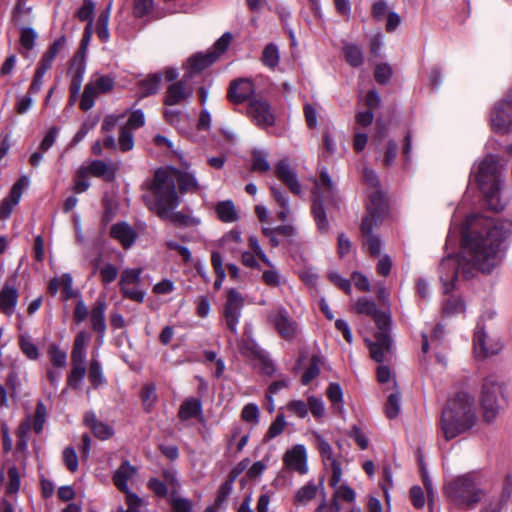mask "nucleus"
Returning <instances> with one entry per match:
<instances>
[{
  "label": "nucleus",
  "mask_w": 512,
  "mask_h": 512,
  "mask_svg": "<svg viewBox=\"0 0 512 512\" xmlns=\"http://www.w3.org/2000/svg\"><path fill=\"white\" fill-rule=\"evenodd\" d=\"M321 357L313 355L310 359L309 366L302 375V384L308 385L320 373Z\"/></svg>",
  "instance_id": "nucleus-44"
},
{
  "label": "nucleus",
  "mask_w": 512,
  "mask_h": 512,
  "mask_svg": "<svg viewBox=\"0 0 512 512\" xmlns=\"http://www.w3.org/2000/svg\"><path fill=\"white\" fill-rule=\"evenodd\" d=\"M28 185L27 177H21L16 183L13 184L9 196L2 201L0 206V219H7L10 217L15 205L20 201L23 188Z\"/></svg>",
  "instance_id": "nucleus-18"
},
{
  "label": "nucleus",
  "mask_w": 512,
  "mask_h": 512,
  "mask_svg": "<svg viewBox=\"0 0 512 512\" xmlns=\"http://www.w3.org/2000/svg\"><path fill=\"white\" fill-rule=\"evenodd\" d=\"M161 81V74L155 73L147 76L145 79L138 83V93L140 98H145L150 95H154L159 90V84Z\"/></svg>",
  "instance_id": "nucleus-35"
},
{
  "label": "nucleus",
  "mask_w": 512,
  "mask_h": 512,
  "mask_svg": "<svg viewBox=\"0 0 512 512\" xmlns=\"http://www.w3.org/2000/svg\"><path fill=\"white\" fill-rule=\"evenodd\" d=\"M144 187L147 192L143 195V200L149 210L158 216H165L169 208H177L180 204L175 175L170 169L156 170L153 179L145 183Z\"/></svg>",
  "instance_id": "nucleus-3"
},
{
  "label": "nucleus",
  "mask_w": 512,
  "mask_h": 512,
  "mask_svg": "<svg viewBox=\"0 0 512 512\" xmlns=\"http://www.w3.org/2000/svg\"><path fill=\"white\" fill-rule=\"evenodd\" d=\"M217 60L215 53L196 54L189 58L188 65L189 70L186 73H191L193 76L195 73H199Z\"/></svg>",
  "instance_id": "nucleus-31"
},
{
  "label": "nucleus",
  "mask_w": 512,
  "mask_h": 512,
  "mask_svg": "<svg viewBox=\"0 0 512 512\" xmlns=\"http://www.w3.org/2000/svg\"><path fill=\"white\" fill-rule=\"evenodd\" d=\"M176 208H169V211L165 216H159L161 219L169 220L175 225L179 226H189V225H197L199 224V220L192 218L188 215L183 214L182 212H175Z\"/></svg>",
  "instance_id": "nucleus-40"
},
{
  "label": "nucleus",
  "mask_w": 512,
  "mask_h": 512,
  "mask_svg": "<svg viewBox=\"0 0 512 512\" xmlns=\"http://www.w3.org/2000/svg\"><path fill=\"white\" fill-rule=\"evenodd\" d=\"M343 54L346 62L352 67H359L363 64L364 57L361 48L356 44L347 43L343 47Z\"/></svg>",
  "instance_id": "nucleus-39"
},
{
  "label": "nucleus",
  "mask_w": 512,
  "mask_h": 512,
  "mask_svg": "<svg viewBox=\"0 0 512 512\" xmlns=\"http://www.w3.org/2000/svg\"><path fill=\"white\" fill-rule=\"evenodd\" d=\"M89 84L93 85L98 93H106L112 90L114 81L109 76H98Z\"/></svg>",
  "instance_id": "nucleus-59"
},
{
  "label": "nucleus",
  "mask_w": 512,
  "mask_h": 512,
  "mask_svg": "<svg viewBox=\"0 0 512 512\" xmlns=\"http://www.w3.org/2000/svg\"><path fill=\"white\" fill-rule=\"evenodd\" d=\"M335 192V185L326 169L320 171L319 180H315L313 191L312 214L318 230L327 232L329 222L323 207V201L332 199Z\"/></svg>",
  "instance_id": "nucleus-6"
},
{
  "label": "nucleus",
  "mask_w": 512,
  "mask_h": 512,
  "mask_svg": "<svg viewBox=\"0 0 512 512\" xmlns=\"http://www.w3.org/2000/svg\"><path fill=\"white\" fill-rule=\"evenodd\" d=\"M491 126L493 130L501 133L512 130V89L495 104L491 112Z\"/></svg>",
  "instance_id": "nucleus-9"
},
{
  "label": "nucleus",
  "mask_w": 512,
  "mask_h": 512,
  "mask_svg": "<svg viewBox=\"0 0 512 512\" xmlns=\"http://www.w3.org/2000/svg\"><path fill=\"white\" fill-rule=\"evenodd\" d=\"M110 235L117 240L125 249L130 248L136 240V232L127 223L121 222L112 225Z\"/></svg>",
  "instance_id": "nucleus-24"
},
{
  "label": "nucleus",
  "mask_w": 512,
  "mask_h": 512,
  "mask_svg": "<svg viewBox=\"0 0 512 512\" xmlns=\"http://www.w3.org/2000/svg\"><path fill=\"white\" fill-rule=\"evenodd\" d=\"M233 489V483L231 481L226 480L221 484L216 499L212 505H217V508L220 509V506L227 500L229 495L231 494Z\"/></svg>",
  "instance_id": "nucleus-63"
},
{
  "label": "nucleus",
  "mask_w": 512,
  "mask_h": 512,
  "mask_svg": "<svg viewBox=\"0 0 512 512\" xmlns=\"http://www.w3.org/2000/svg\"><path fill=\"white\" fill-rule=\"evenodd\" d=\"M48 70H49V68H47L46 66L38 63L37 69H36V71L34 73L32 82H31L30 87H29V93L30 94L35 95V94L39 93V91L42 88L43 77H44L45 73Z\"/></svg>",
  "instance_id": "nucleus-50"
},
{
  "label": "nucleus",
  "mask_w": 512,
  "mask_h": 512,
  "mask_svg": "<svg viewBox=\"0 0 512 512\" xmlns=\"http://www.w3.org/2000/svg\"><path fill=\"white\" fill-rule=\"evenodd\" d=\"M86 170L87 173L94 177L103 178L105 181L111 182L115 179L117 166L102 160H93Z\"/></svg>",
  "instance_id": "nucleus-26"
},
{
  "label": "nucleus",
  "mask_w": 512,
  "mask_h": 512,
  "mask_svg": "<svg viewBox=\"0 0 512 512\" xmlns=\"http://www.w3.org/2000/svg\"><path fill=\"white\" fill-rule=\"evenodd\" d=\"M443 493L448 501L460 510L474 509L484 497V491L475 475L470 473L446 481Z\"/></svg>",
  "instance_id": "nucleus-5"
},
{
  "label": "nucleus",
  "mask_w": 512,
  "mask_h": 512,
  "mask_svg": "<svg viewBox=\"0 0 512 512\" xmlns=\"http://www.w3.org/2000/svg\"><path fill=\"white\" fill-rule=\"evenodd\" d=\"M169 502L173 512H191L193 507L189 499L180 497L175 490L170 492Z\"/></svg>",
  "instance_id": "nucleus-42"
},
{
  "label": "nucleus",
  "mask_w": 512,
  "mask_h": 512,
  "mask_svg": "<svg viewBox=\"0 0 512 512\" xmlns=\"http://www.w3.org/2000/svg\"><path fill=\"white\" fill-rule=\"evenodd\" d=\"M254 84L249 79H239L231 82L227 97L230 102L240 104L254 93Z\"/></svg>",
  "instance_id": "nucleus-19"
},
{
  "label": "nucleus",
  "mask_w": 512,
  "mask_h": 512,
  "mask_svg": "<svg viewBox=\"0 0 512 512\" xmlns=\"http://www.w3.org/2000/svg\"><path fill=\"white\" fill-rule=\"evenodd\" d=\"M457 265L458 262L451 257L444 259L440 264L444 293H449L454 288V281L458 276Z\"/></svg>",
  "instance_id": "nucleus-25"
},
{
  "label": "nucleus",
  "mask_w": 512,
  "mask_h": 512,
  "mask_svg": "<svg viewBox=\"0 0 512 512\" xmlns=\"http://www.w3.org/2000/svg\"><path fill=\"white\" fill-rule=\"evenodd\" d=\"M370 356L376 362H384L390 359L392 354V341L389 335L383 333L375 335V341H367Z\"/></svg>",
  "instance_id": "nucleus-15"
},
{
  "label": "nucleus",
  "mask_w": 512,
  "mask_h": 512,
  "mask_svg": "<svg viewBox=\"0 0 512 512\" xmlns=\"http://www.w3.org/2000/svg\"><path fill=\"white\" fill-rule=\"evenodd\" d=\"M215 211L222 222L232 223L239 219L237 209L231 200L217 203Z\"/></svg>",
  "instance_id": "nucleus-36"
},
{
  "label": "nucleus",
  "mask_w": 512,
  "mask_h": 512,
  "mask_svg": "<svg viewBox=\"0 0 512 512\" xmlns=\"http://www.w3.org/2000/svg\"><path fill=\"white\" fill-rule=\"evenodd\" d=\"M376 225L377 224L373 223L372 218H363L361 224V232L366 238L364 245L372 256H378L382 246L380 239L372 234L373 228Z\"/></svg>",
  "instance_id": "nucleus-23"
},
{
  "label": "nucleus",
  "mask_w": 512,
  "mask_h": 512,
  "mask_svg": "<svg viewBox=\"0 0 512 512\" xmlns=\"http://www.w3.org/2000/svg\"><path fill=\"white\" fill-rule=\"evenodd\" d=\"M90 186V183L87 179V170L86 168H81L77 171L75 182L73 186V191L75 193L85 192Z\"/></svg>",
  "instance_id": "nucleus-60"
},
{
  "label": "nucleus",
  "mask_w": 512,
  "mask_h": 512,
  "mask_svg": "<svg viewBox=\"0 0 512 512\" xmlns=\"http://www.w3.org/2000/svg\"><path fill=\"white\" fill-rule=\"evenodd\" d=\"M62 459L66 468L70 472H75L78 469V457L76 451L72 447H66L62 453Z\"/></svg>",
  "instance_id": "nucleus-55"
},
{
  "label": "nucleus",
  "mask_w": 512,
  "mask_h": 512,
  "mask_svg": "<svg viewBox=\"0 0 512 512\" xmlns=\"http://www.w3.org/2000/svg\"><path fill=\"white\" fill-rule=\"evenodd\" d=\"M269 321L273 324L278 334L287 341L294 340L299 332V325L290 318L288 312L281 308L269 315Z\"/></svg>",
  "instance_id": "nucleus-11"
},
{
  "label": "nucleus",
  "mask_w": 512,
  "mask_h": 512,
  "mask_svg": "<svg viewBox=\"0 0 512 512\" xmlns=\"http://www.w3.org/2000/svg\"><path fill=\"white\" fill-rule=\"evenodd\" d=\"M141 268H126L120 274L119 289L124 298L137 303H142L145 292L139 289L141 282Z\"/></svg>",
  "instance_id": "nucleus-8"
},
{
  "label": "nucleus",
  "mask_w": 512,
  "mask_h": 512,
  "mask_svg": "<svg viewBox=\"0 0 512 512\" xmlns=\"http://www.w3.org/2000/svg\"><path fill=\"white\" fill-rule=\"evenodd\" d=\"M106 302L104 299L99 298L95 302L92 310L90 312V323L92 330L98 334V338L100 342L103 341L106 332V320H105V310H106Z\"/></svg>",
  "instance_id": "nucleus-20"
},
{
  "label": "nucleus",
  "mask_w": 512,
  "mask_h": 512,
  "mask_svg": "<svg viewBox=\"0 0 512 512\" xmlns=\"http://www.w3.org/2000/svg\"><path fill=\"white\" fill-rule=\"evenodd\" d=\"M202 414V403L197 398L186 399L179 408L178 417L186 421L190 418L198 417Z\"/></svg>",
  "instance_id": "nucleus-32"
},
{
  "label": "nucleus",
  "mask_w": 512,
  "mask_h": 512,
  "mask_svg": "<svg viewBox=\"0 0 512 512\" xmlns=\"http://www.w3.org/2000/svg\"><path fill=\"white\" fill-rule=\"evenodd\" d=\"M326 394L334 407L337 409H342L343 392L339 384L330 383Z\"/></svg>",
  "instance_id": "nucleus-51"
},
{
  "label": "nucleus",
  "mask_w": 512,
  "mask_h": 512,
  "mask_svg": "<svg viewBox=\"0 0 512 512\" xmlns=\"http://www.w3.org/2000/svg\"><path fill=\"white\" fill-rule=\"evenodd\" d=\"M465 311V305L460 298L449 297L443 304V313L447 316L460 314Z\"/></svg>",
  "instance_id": "nucleus-47"
},
{
  "label": "nucleus",
  "mask_w": 512,
  "mask_h": 512,
  "mask_svg": "<svg viewBox=\"0 0 512 512\" xmlns=\"http://www.w3.org/2000/svg\"><path fill=\"white\" fill-rule=\"evenodd\" d=\"M248 114L262 128L274 125L275 118L267 101L254 98L249 102Z\"/></svg>",
  "instance_id": "nucleus-13"
},
{
  "label": "nucleus",
  "mask_w": 512,
  "mask_h": 512,
  "mask_svg": "<svg viewBox=\"0 0 512 512\" xmlns=\"http://www.w3.org/2000/svg\"><path fill=\"white\" fill-rule=\"evenodd\" d=\"M308 412L310 411L312 415L316 418H321L325 414L324 403L321 398L310 396L307 400Z\"/></svg>",
  "instance_id": "nucleus-58"
},
{
  "label": "nucleus",
  "mask_w": 512,
  "mask_h": 512,
  "mask_svg": "<svg viewBox=\"0 0 512 512\" xmlns=\"http://www.w3.org/2000/svg\"><path fill=\"white\" fill-rule=\"evenodd\" d=\"M49 358L53 366L64 368L67 364V354L56 345H51L48 350Z\"/></svg>",
  "instance_id": "nucleus-48"
},
{
  "label": "nucleus",
  "mask_w": 512,
  "mask_h": 512,
  "mask_svg": "<svg viewBox=\"0 0 512 512\" xmlns=\"http://www.w3.org/2000/svg\"><path fill=\"white\" fill-rule=\"evenodd\" d=\"M317 449L321 455L322 460L326 462L333 463V460H337L333 456V450L331 445L327 442V440L319 433H314L313 435Z\"/></svg>",
  "instance_id": "nucleus-41"
},
{
  "label": "nucleus",
  "mask_w": 512,
  "mask_h": 512,
  "mask_svg": "<svg viewBox=\"0 0 512 512\" xmlns=\"http://www.w3.org/2000/svg\"><path fill=\"white\" fill-rule=\"evenodd\" d=\"M287 409L299 418H305L308 415L307 403H305L303 400L290 401L287 404Z\"/></svg>",
  "instance_id": "nucleus-64"
},
{
  "label": "nucleus",
  "mask_w": 512,
  "mask_h": 512,
  "mask_svg": "<svg viewBox=\"0 0 512 512\" xmlns=\"http://www.w3.org/2000/svg\"><path fill=\"white\" fill-rule=\"evenodd\" d=\"M283 463L289 470L295 471L301 475L308 472L307 452L302 444H297L287 450L283 456Z\"/></svg>",
  "instance_id": "nucleus-14"
},
{
  "label": "nucleus",
  "mask_w": 512,
  "mask_h": 512,
  "mask_svg": "<svg viewBox=\"0 0 512 512\" xmlns=\"http://www.w3.org/2000/svg\"><path fill=\"white\" fill-rule=\"evenodd\" d=\"M387 203L385 195L379 189L372 191L369 195V202L367 204L368 214L364 218H372L373 223L377 224L378 220L385 213Z\"/></svg>",
  "instance_id": "nucleus-22"
},
{
  "label": "nucleus",
  "mask_w": 512,
  "mask_h": 512,
  "mask_svg": "<svg viewBox=\"0 0 512 512\" xmlns=\"http://www.w3.org/2000/svg\"><path fill=\"white\" fill-rule=\"evenodd\" d=\"M285 426H286V421H285L284 415L278 414L276 416L275 420L269 426V429L266 433V438L273 439V438L277 437L278 435H280L283 432Z\"/></svg>",
  "instance_id": "nucleus-57"
},
{
  "label": "nucleus",
  "mask_w": 512,
  "mask_h": 512,
  "mask_svg": "<svg viewBox=\"0 0 512 512\" xmlns=\"http://www.w3.org/2000/svg\"><path fill=\"white\" fill-rule=\"evenodd\" d=\"M508 221L472 215L467 217L464 244L473 264L482 273H491L503 259L502 244L510 233Z\"/></svg>",
  "instance_id": "nucleus-1"
},
{
  "label": "nucleus",
  "mask_w": 512,
  "mask_h": 512,
  "mask_svg": "<svg viewBox=\"0 0 512 512\" xmlns=\"http://www.w3.org/2000/svg\"><path fill=\"white\" fill-rule=\"evenodd\" d=\"M503 395L502 386L495 376H488L482 385L481 405L487 422L495 419L499 412L498 396Z\"/></svg>",
  "instance_id": "nucleus-7"
},
{
  "label": "nucleus",
  "mask_w": 512,
  "mask_h": 512,
  "mask_svg": "<svg viewBox=\"0 0 512 512\" xmlns=\"http://www.w3.org/2000/svg\"><path fill=\"white\" fill-rule=\"evenodd\" d=\"M18 292L16 288L5 285L0 292V308L7 314L11 315L17 304Z\"/></svg>",
  "instance_id": "nucleus-33"
},
{
  "label": "nucleus",
  "mask_w": 512,
  "mask_h": 512,
  "mask_svg": "<svg viewBox=\"0 0 512 512\" xmlns=\"http://www.w3.org/2000/svg\"><path fill=\"white\" fill-rule=\"evenodd\" d=\"M261 61L262 64L269 69L276 68L280 61L278 46L274 43L267 44L262 51Z\"/></svg>",
  "instance_id": "nucleus-38"
},
{
  "label": "nucleus",
  "mask_w": 512,
  "mask_h": 512,
  "mask_svg": "<svg viewBox=\"0 0 512 512\" xmlns=\"http://www.w3.org/2000/svg\"><path fill=\"white\" fill-rule=\"evenodd\" d=\"M99 272L104 284L112 283L118 276V269L111 263L103 265Z\"/></svg>",
  "instance_id": "nucleus-62"
},
{
  "label": "nucleus",
  "mask_w": 512,
  "mask_h": 512,
  "mask_svg": "<svg viewBox=\"0 0 512 512\" xmlns=\"http://www.w3.org/2000/svg\"><path fill=\"white\" fill-rule=\"evenodd\" d=\"M112 10V1H110L105 10L102 11L97 19L95 31L101 42H108L110 33L108 29L110 13Z\"/></svg>",
  "instance_id": "nucleus-34"
},
{
  "label": "nucleus",
  "mask_w": 512,
  "mask_h": 512,
  "mask_svg": "<svg viewBox=\"0 0 512 512\" xmlns=\"http://www.w3.org/2000/svg\"><path fill=\"white\" fill-rule=\"evenodd\" d=\"M94 11L95 3L92 0H83V3L78 9L76 16L80 21H87V23L93 24Z\"/></svg>",
  "instance_id": "nucleus-52"
},
{
  "label": "nucleus",
  "mask_w": 512,
  "mask_h": 512,
  "mask_svg": "<svg viewBox=\"0 0 512 512\" xmlns=\"http://www.w3.org/2000/svg\"><path fill=\"white\" fill-rule=\"evenodd\" d=\"M98 92L94 89V86L91 84H87L84 88L81 101L80 108L84 111L91 109L94 105V99Z\"/></svg>",
  "instance_id": "nucleus-53"
},
{
  "label": "nucleus",
  "mask_w": 512,
  "mask_h": 512,
  "mask_svg": "<svg viewBox=\"0 0 512 512\" xmlns=\"http://www.w3.org/2000/svg\"><path fill=\"white\" fill-rule=\"evenodd\" d=\"M242 242L241 232L237 229H232L224 234L220 239L221 247L231 254L240 252Z\"/></svg>",
  "instance_id": "nucleus-37"
},
{
  "label": "nucleus",
  "mask_w": 512,
  "mask_h": 512,
  "mask_svg": "<svg viewBox=\"0 0 512 512\" xmlns=\"http://www.w3.org/2000/svg\"><path fill=\"white\" fill-rule=\"evenodd\" d=\"M474 398L465 392L457 393L442 411L440 428L446 440L470 430L476 423Z\"/></svg>",
  "instance_id": "nucleus-2"
},
{
  "label": "nucleus",
  "mask_w": 512,
  "mask_h": 512,
  "mask_svg": "<svg viewBox=\"0 0 512 512\" xmlns=\"http://www.w3.org/2000/svg\"><path fill=\"white\" fill-rule=\"evenodd\" d=\"M70 71L72 73L71 92L77 94L81 88L83 76L85 73V63L83 54L77 53L71 63Z\"/></svg>",
  "instance_id": "nucleus-29"
},
{
  "label": "nucleus",
  "mask_w": 512,
  "mask_h": 512,
  "mask_svg": "<svg viewBox=\"0 0 512 512\" xmlns=\"http://www.w3.org/2000/svg\"><path fill=\"white\" fill-rule=\"evenodd\" d=\"M400 400L401 394L397 389L388 396L387 403L385 405V413L389 419H394L399 415Z\"/></svg>",
  "instance_id": "nucleus-43"
},
{
  "label": "nucleus",
  "mask_w": 512,
  "mask_h": 512,
  "mask_svg": "<svg viewBox=\"0 0 512 512\" xmlns=\"http://www.w3.org/2000/svg\"><path fill=\"white\" fill-rule=\"evenodd\" d=\"M504 165L494 155H487L474 172L475 179L482 193L485 196L488 206L495 211L504 208L501 202L500 189L502 184V172Z\"/></svg>",
  "instance_id": "nucleus-4"
},
{
  "label": "nucleus",
  "mask_w": 512,
  "mask_h": 512,
  "mask_svg": "<svg viewBox=\"0 0 512 512\" xmlns=\"http://www.w3.org/2000/svg\"><path fill=\"white\" fill-rule=\"evenodd\" d=\"M267 153L261 150H255L252 154V171L267 172L270 170V164L267 160Z\"/></svg>",
  "instance_id": "nucleus-45"
},
{
  "label": "nucleus",
  "mask_w": 512,
  "mask_h": 512,
  "mask_svg": "<svg viewBox=\"0 0 512 512\" xmlns=\"http://www.w3.org/2000/svg\"><path fill=\"white\" fill-rule=\"evenodd\" d=\"M192 79L191 73H184L183 77L170 84L164 97V104L167 106L180 105L190 99L194 89L189 84Z\"/></svg>",
  "instance_id": "nucleus-10"
},
{
  "label": "nucleus",
  "mask_w": 512,
  "mask_h": 512,
  "mask_svg": "<svg viewBox=\"0 0 512 512\" xmlns=\"http://www.w3.org/2000/svg\"><path fill=\"white\" fill-rule=\"evenodd\" d=\"M324 479L321 478L319 483L316 484L313 481H309L306 485L302 486L297 490L294 496V502L299 505H307L311 500H313L319 489L323 492Z\"/></svg>",
  "instance_id": "nucleus-28"
},
{
  "label": "nucleus",
  "mask_w": 512,
  "mask_h": 512,
  "mask_svg": "<svg viewBox=\"0 0 512 512\" xmlns=\"http://www.w3.org/2000/svg\"><path fill=\"white\" fill-rule=\"evenodd\" d=\"M474 353L478 358H486L499 352V343L488 344V337L484 327L477 325L473 337Z\"/></svg>",
  "instance_id": "nucleus-17"
},
{
  "label": "nucleus",
  "mask_w": 512,
  "mask_h": 512,
  "mask_svg": "<svg viewBox=\"0 0 512 512\" xmlns=\"http://www.w3.org/2000/svg\"><path fill=\"white\" fill-rule=\"evenodd\" d=\"M88 377L94 387L103 384L105 379L100 362L93 358L89 365Z\"/></svg>",
  "instance_id": "nucleus-46"
},
{
  "label": "nucleus",
  "mask_w": 512,
  "mask_h": 512,
  "mask_svg": "<svg viewBox=\"0 0 512 512\" xmlns=\"http://www.w3.org/2000/svg\"><path fill=\"white\" fill-rule=\"evenodd\" d=\"M243 305L244 300L241 294L235 289H230L224 307V317L227 327L233 333L237 332Z\"/></svg>",
  "instance_id": "nucleus-12"
},
{
  "label": "nucleus",
  "mask_w": 512,
  "mask_h": 512,
  "mask_svg": "<svg viewBox=\"0 0 512 512\" xmlns=\"http://www.w3.org/2000/svg\"><path fill=\"white\" fill-rule=\"evenodd\" d=\"M66 44L67 39L64 35L57 38L42 55L39 63L50 69L55 58L65 50Z\"/></svg>",
  "instance_id": "nucleus-30"
},
{
  "label": "nucleus",
  "mask_w": 512,
  "mask_h": 512,
  "mask_svg": "<svg viewBox=\"0 0 512 512\" xmlns=\"http://www.w3.org/2000/svg\"><path fill=\"white\" fill-rule=\"evenodd\" d=\"M20 347L22 352L31 360H36L39 357L37 346L27 337L21 336Z\"/></svg>",
  "instance_id": "nucleus-61"
},
{
  "label": "nucleus",
  "mask_w": 512,
  "mask_h": 512,
  "mask_svg": "<svg viewBox=\"0 0 512 512\" xmlns=\"http://www.w3.org/2000/svg\"><path fill=\"white\" fill-rule=\"evenodd\" d=\"M119 148L122 152H127L134 147L133 133L127 127L120 129V135L118 140Z\"/></svg>",
  "instance_id": "nucleus-54"
},
{
  "label": "nucleus",
  "mask_w": 512,
  "mask_h": 512,
  "mask_svg": "<svg viewBox=\"0 0 512 512\" xmlns=\"http://www.w3.org/2000/svg\"><path fill=\"white\" fill-rule=\"evenodd\" d=\"M170 171L175 175V182L177 181L182 194L195 193L201 188L193 173L177 169H170Z\"/></svg>",
  "instance_id": "nucleus-27"
},
{
  "label": "nucleus",
  "mask_w": 512,
  "mask_h": 512,
  "mask_svg": "<svg viewBox=\"0 0 512 512\" xmlns=\"http://www.w3.org/2000/svg\"><path fill=\"white\" fill-rule=\"evenodd\" d=\"M86 375L85 365H72L71 372L68 376V384L73 389H78L82 380Z\"/></svg>",
  "instance_id": "nucleus-49"
},
{
  "label": "nucleus",
  "mask_w": 512,
  "mask_h": 512,
  "mask_svg": "<svg viewBox=\"0 0 512 512\" xmlns=\"http://www.w3.org/2000/svg\"><path fill=\"white\" fill-rule=\"evenodd\" d=\"M355 308L358 313L371 317H373L379 311L375 302L367 298H360L357 301Z\"/></svg>",
  "instance_id": "nucleus-56"
},
{
  "label": "nucleus",
  "mask_w": 512,
  "mask_h": 512,
  "mask_svg": "<svg viewBox=\"0 0 512 512\" xmlns=\"http://www.w3.org/2000/svg\"><path fill=\"white\" fill-rule=\"evenodd\" d=\"M275 175L293 194H301V185L296 171L291 168L287 159H282L275 165Z\"/></svg>",
  "instance_id": "nucleus-16"
},
{
  "label": "nucleus",
  "mask_w": 512,
  "mask_h": 512,
  "mask_svg": "<svg viewBox=\"0 0 512 512\" xmlns=\"http://www.w3.org/2000/svg\"><path fill=\"white\" fill-rule=\"evenodd\" d=\"M137 473V468L130 464L129 461H123L121 465L117 468L113 475V483L121 492L128 495V493H133L129 490L128 481L134 478Z\"/></svg>",
  "instance_id": "nucleus-21"
}]
</instances>
